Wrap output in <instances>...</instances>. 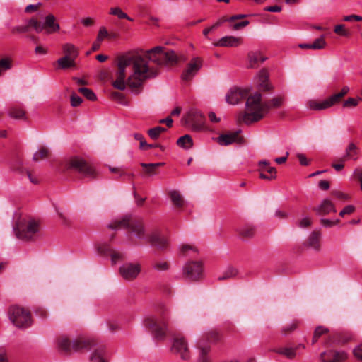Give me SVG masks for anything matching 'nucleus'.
Masks as SVG:
<instances>
[{
	"mask_svg": "<svg viewBox=\"0 0 362 362\" xmlns=\"http://www.w3.org/2000/svg\"><path fill=\"white\" fill-rule=\"evenodd\" d=\"M108 227L112 230L127 228L136 238L145 240L146 241H147L151 233L145 227L141 219L134 218L128 216H124L122 219L112 221L109 224Z\"/></svg>",
	"mask_w": 362,
	"mask_h": 362,
	"instance_id": "4",
	"label": "nucleus"
},
{
	"mask_svg": "<svg viewBox=\"0 0 362 362\" xmlns=\"http://www.w3.org/2000/svg\"><path fill=\"white\" fill-rule=\"evenodd\" d=\"M82 103V98L76 95V93H73L71 95V105L73 107H77Z\"/></svg>",
	"mask_w": 362,
	"mask_h": 362,
	"instance_id": "48",
	"label": "nucleus"
},
{
	"mask_svg": "<svg viewBox=\"0 0 362 362\" xmlns=\"http://www.w3.org/2000/svg\"><path fill=\"white\" fill-rule=\"evenodd\" d=\"M248 24H249L248 21H244L242 22L237 23L233 25V30H240V28L247 26Z\"/></svg>",
	"mask_w": 362,
	"mask_h": 362,
	"instance_id": "61",
	"label": "nucleus"
},
{
	"mask_svg": "<svg viewBox=\"0 0 362 362\" xmlns=\"http://www.w3.org/2000/svg\"><path fill=\"white\" fill-rule=\"evenodd\" d=\"M355 210V207L353 205H348L345 206L339 213V216L343 217L346 214H352Z\"/></svg>",
	"mask_w": 362,
	"mask_h": 362,
	"instance_id": "55",
	"label": "nucleus"
},
{
	"mask_svg": "<svg viewBox=\"0 0 362 362\" xmlns=\"http://www.w3.org/2000/svg\"><path fill=\"white\" fill-rule=\"evenodd\" d=\"M239 132H230L221 134L218 138V142L220 145L228 146L233 142L238 141Z\"/></svg>",
	"mask_w": 362,
	"mask_h": 362,
	"instance_id": "25",
	"label": "nucleus"
},
{
	"mask_svg": "<svg viewBox=\"0 0 362 362\" xmlns=\"http://www.w3.org/2000/svg\"><path fill=\"white\" fill-rule=\"evenodd\" d=\"M321 224L325 227H332L339 223V220L332 221L330 219L322 218L320 220Z\"/></svg>",
	"mask_w": 362,
	"mask_h": 362,
	"instance_id": "57",
	"label": "nucleus"
},
{
	"mask_svg": "<svg viewBox=\"0 0 362 362\" xmlns=\"http://www.w3.org/2000/svg\"><path fill=\"white\" fill-rule=\"evenodd\" d=\"M42 5V3L39 2L36 4H30L28 5L25 8V12L30 13L32 12L37 11L39 8Z\"/></svg>",
	"mask_w": 362,
	"mask_h": 362,
	"instance_id": "52",
	"label": "nucleus"
},
{
	"mask_svg": "<svg viewBox=\"0 0 362 362\" xmlns=\"http://www.w3.org/2000/svg\"><path fill=\"white\" fill-rule=\"evenodd\" d=\"M63 51L65 54L64 56L71 57L74 59H76L78 54L76 47L70 43H66L63 46Z\"/></svg>",
	"mask_w": 362,
	"mask_h": 362,
	"instance_id": "32",
	"label": "nucleus"
},
{
	"mask_svg": "<svg viewBox=\"0 0 362 362\" xmlns=\"http://www.w3.org/2000/svg\"><path fill=\"white\" fill-rule=\"evenodd\" d=\"M163 47L157 46L146 51V58L149 61L158 64H163Z\"/></svg>",
	"mask_w": 362,
	"mask_h": 362,
	"instance_id": "20",
	"label": "nucleus"
},
{
	"mask_svg": "<svg viewBox=\"0 0 362 362\" xmlns=\"http://www.w3.org/2000/svg\"><path fill=\"white\" fill-rule=\"evenodd\" d=\"M146 242L161 250L168 245V239L158 230L151 231Z\"/></svg>",
	"mask_w": 362,
	"mask_h": 362,
	"instance_id": "15",
	"label": "nucleus"
},
{
	"mask_svg": "<svg viewBox=\"0 0 362 362\" xmlns=\"http://www.w3.org/2000/svg\"><path fill=\"white\" fill-rule=\"evenodd\" d=\"M173 351L179 354L180 357L186 360L189 358V350L187 344L184 338L177 337L174 339L173 344Z\"/></svg>",
	"mask_w": 362,
	"mask_h": 362,
	"instance_id": "17",
	"label": "nucleus"
},
{
	"mask_svg": "<svg viewBox=\"0 0 362 362\" xmlns=\"http://www.w3.org/2000/svg\"><path fill=\"white\" fill-rule=\"evenodd\" d=\"M155 269L158 270H166L168 268V264L167 262H159L156 263L154 266Z\"/></svg>",
	"mask_w": 362,
	"mask_h": 362,
	"instance_id": "62",
	"label": "nucleus"
},
{
	"mask_svg": "<svg viewBox=\"0 0 362 362\" xmlns=\"http://www.w3.org/2000/svg\"><path fill=\"white\" fill-rule=\"evenodd\" d=\"M326 45V42L323 35L315 40L312 43V49H322Z\"/></svg>",
	"mask_w": 362,
	"mask_h": 362,
	"instance_id": "44",
	"label": "nucleus"
},
{
	"mask_svg": "<svg viewBox=\"0 0 362 362\" xmlns=\"http://www.w3.org/2000/svg\"><path fill=\"white\" fill-rule=\"evenodd\" d=\"M347 358L345 351H328L320 354L321 362H344Z\"/></svg>",
	"mask_w": 362,
	"mask_h": 362,
	"instance_id": "14",
	"label": "nucleus"
},
{
	"mask_svg": "<svg viewBox=\"0 0 362 362\" xmlns=\"http://www.w3.org/2000/svg\"><path fill=\"white\" fill-rule=\"evenodd\" d=\"M202 66V61L199 57L193 58L187 65L182 74L181 78L185 81H191L198 73Z\"/></svg>",
	"mask_w": 362,
	"mask_h": 362,
	"instance_id": "12",
	"label": "nucleus"
},
{
	"mask_svg": "<svg viewBox=\"0 0 362 362\" xmlns=\"http://www.w3.org/2000/svg\"><path fill=\"white\" fill-rule=\"evenodd\" d=\"M249 95L247 89L235 88L230 89L226 95V102L230 105H236Z\"/></svg>",
	"mask_w": 362,
	"mask_h": 362,
	"instance_id": "13",
	"label": "nucleus"
},
{
	"mask_svg": "<svg viewBox=\"0 0 362 362\" xmlns=\"http://www.w3.org/2000/svg\"><path fill=\"white\" fill-rule=\"evenodd\" d=\"M141 270V267L137 262H127L123 264L119 269V274L127 281H132L137 278Z\"/></svg>",
	"mask_w": 362,
	"mask_h": 362,
	"instance_id": "10",
	"label": "nucleus"
},
{
	"mask_svg": "<svg viewBox=\"0 0 362 362\" xmlns=\"http://www.w3.org/2000/svg\"><path fill=\"white\" fill-rule=\"evenodd\" d=\"M45 157V148H42L33 155V160L38 161Z\"/></svg>",
	"mask_w": 362,
	"mask_h": 362,
	"instance_id": "58",
	"label": "nucleus"
},
{
	"mask_svg": "<svg viewBox=\"0 0 362 362\" xmlns=\"http://www.w3.org/2000/svg\"><path fill=\"white\" fill-rule=\"evenodd\" d=\"M203 272V267L201 262H189L183 267L184 275L190 280H197Z\"/></svg>",
	"mask_w": 362,
	"mask_h": 362,
	"instance_id": "11",
	"label": "nucleus"
},
{
	"mask_svg": "<svg viewBox=\"0 0 362 362\" xmlns=\"http://www.w3.org/2000/svg\"><path fill=\"white\" fill-rule=\"evenodd\" d=\"M243 43V38L235 36H225L219 40L213 42V45L216 47H236Z\"/></svg>",
	"mask_w": 362,
	"mask_h": 362,
	"instance_id": "18",
	"label": "nucleus"
},
{
	"mask_svg": "<svg viewBox=\"0 0 362 362\" xmlns=\"http://www.w3.org/2000/svg\"><path fill=\"white\" fill-rule=\"evenodd\" d=\"M158 69L149 66L147 60L138 54H127L118 59V71L113 86L124 90L127 86L131 88L140 87L145 80L155 78Z\"/></svg>",
	"mask_w": 362,
	"mask_h": 362,
	"instance_id": "1",
	"label": "nucleus"
},
{
	"mask_svg": "<svg viewBox=\"0 0 362 362\" xmlns=\"http://www.w3.org/2000/svg\"><path fill=\"white\" fill-rule=\"evenodd\" d=\"M60 29L59 24L52 14L47 15V35L57 33Z\"/></svg>",
	"mask_w": 362,
	"mask_h": 362,
	"instance_id": "27",
	"label": "nucleus"
},
{
	"mask_svg": "<svg viewBox=\"0 0 362 362\" xmlns=\"http://www.w3.org/2000/svg\"><path fill=\"white\" fill-rule=\"evenodd\" d=\"M110 14L117 16L120 19H127L130 21H132V18L129 17L127 14L123 12L119 7L111 8L110 10Z\"/></svg>",
	"mask_w": 362,
	"mask_h": 362,
	"instance_id": "40",
	"label": "nucleus"
},
{
	"mask_svg": "<svg viewBox=\"0 0 362 362\" xmlns=\"http://www.w3.org/2000/svg\"><path fill=\"white\" fill-rule=\"evenodd\" d=\"M360 99L357 100L353 98H349L344 103V107H356L358 104V100Z\"/></svg>",
	"mask_w": 362,
	"mask_h": 362,
	"instance_id": "54",
	"label": "nucleus"
},
{
	"mask_svg": "<svg viewBox=\"0 0 362 362\" xmlns=\"http://www.w3.org/2000/svg\"><path fill=\"white\" fill-rule=\"evenodd\" d=\"M311 225V219L308 216H305L300 220L298 223V226L300 228H304Z\"/></svg>",
	"mask_w": 362,
	"mask_h": 362,
	"instance_id": "53",
	"label": "nucleus"
},
{
	"mask_svg": "<svg viewBox=\"0 0 362 362\" xmlns=\"http://www.w3.org/2000/svg\"><path fill=\"white\" fill-rule=\"evenodd\" d=\"M16 237L23 241H34L40 233L41 224L39 220L33 217L19 219L13 226Z\"/></svg>",
	"mask_w": 362,
	"mask_h": 362,
	"instance_id": "3",
	"label": "nucleus"
},
{
	"mask_svg": "<svg viewBox=\"0 0 362 362\" xmlns=\"http://www.w3.org/2000/svg\"><path fill=\"white\" fill-rule=\"evenodd\" d=\"M334 32L341 36H349V32L345 28V25L343 24L337 25L334 27Z\"/></svg>",
	"mask_w": 362,
	"mask_h": 362,
	"instance_id": "46",
	"label": "nucleus"
},
{
	"mask_svg": "<svg viewBox=\"0 0 362 362\" xmlns=\"http://www.w3.org/2000/svg\"><path fill=\"white\" fill-rule=\"evenodd\" d=\"M57 63L59 67L63 69L75 66V59L66 56L59 59Z\"/></svg>",
	"mask_w": 362,
	"mask_h": 362,
	"instance_id": "33",
	"label": "nucleus"
},
{
	"mask_svg": "<svg viewBox=\"0 0 362 362\" xmlns=\"http://www.w3.org/2000/svg\"><path fill=\"white\" fill-rule=\"evenodd\" d=\"M349 87L344 86L339 93L331 95V98H332V100L334 102V103L336 104L337 103H338L340 100V99L344 95H345L349 92Z\"/></svg>",
	"mask_w": 362,
	"mask_h": 362,
	"instance_id": "45",
	"label": "nucleus"
},
{
	"mask_svg": "<svg viewBox=\"0 0 362 362\" xmlns=\"http://www.w3.org/2000/svg\"><path fill=\"white\" fill-rule=\"evenodd\" d=\"M269 75L266 70H261L255 78V83L257 88L262 91L269 90L272 88L268 83Z\"/></svg>",
	"mask_w": 362,
	"mask_h": 362,
	"instance_id": "21",
	"label": "nucleus"
},
{
	"mask_svg": "<svg viewBox=\"0 0 362 362\" xmlns=\"http://www.w3.org/2000/svg\"><path fill=\"white\" fill-rule=\"evenodd\" d=\"M319 215H327L330 212H336L334 204L329 199H324L322 203L313 209Z\"/></svg>",
	"mask_w": 362,
	"mask_h": 362,
	"instance_id": "23",
	"label": "nucleus"
},
{
	"mask_svg": "<svg viewBox=\"0 0 362 362\" xmlns=\"http://www.w3.org/2000/svg\"><path fill=\"white\" fill-rule=\"evenodd\" d=\"M270 106L262 102V95L259 93L247 97L245 111L239 116V120L250 124L262 119L269 112Z\"/></svg>",
	"mask_w": 362,
	"mask_h": 362,
	"instance_id": "2",
	"label": "nucleus"
},
{
	"mask_svg": "<svg viewBox=\"0 0 362 362\" xmlns=\"http://www.w3.org/2000/svg\"><path fill=\"white\" fill-rule=\"evenodd\" d=\"M170 311L166 307L160 308L156 315L147 317L144 322V326L149 329L157 339L164 337L167 332Z\"/></svg>",
	"mask_w": 362,
	"mask_h": 362,
	"instance_id": "5",
	"label": "nucleus"
},
{
	"mask_svg": "<svg viewBox=\"0 0 362 362\" xmlns=\"http://www.w3.org/2000/svg\"><path fill=\"white\" fill-rule=\"evenodd\" d=\"M29 31H30V30H29L28 24L25 25L16 26L11 29V32L13 33H28Z\"/></svg>",
	"mask_w": 362,
	"mask_h": 362,
	"instance_id": "47",
	"label": "nucleus"
},
{
	"mask_svg": "<svg viewBox=\"0 0 362 362\" xmlns=\"http://www.w3.org/2000/svg\"><path fill=\"white\" fill-rule=\"evenodd\" d=\"M8 315L9 320L17 327L26 328L31 325L30 313L23 307L11 305L8 308Z\"/></svg>",
	"mask_w": 362,
	"mask_h": 362,
	"instance_id": "7",
	"label": "nucleus"
},
{
	"mask_svg": "<svg viewBox=\"0 0 362 362\" xmlns=\"http://www.w3.org/2000/svg\"><path fill=\"white\" fill-rule=\"evenodd\" d=\"M249 66L250 68H255L259 62H264L267 57L262 55L260 52H250L248 54Z\"/></svg>",
	"mask_w": 362,
	"mask_h": 362,
	"instance_id": "26",
	"label": "nucleus"
},
{
	"mask_svg": "<svg viewBox=\"0 0 362 362\" xmlns=\"http://www.w3.org/2000/svg\"><path fill=\"white\" fill-rule=\"evenodd\" d=\"M163 163H141V166L144 169L145 173L148 175H153L156 173V169L163 165Z\"/></svg>",
	"mask_w": 362,
	"mask_h": 362,
	"instance_id": "31",
	"label": "nucleus"
},
{
	"mask_svg": "<svg viewBox=\"0 0 362 362\" xmlns=\"http://www.w3.org/2000/svg\"><path fill=\"white\" fill-rule=\"evenodd\" d=\"M180 255L183 257H194L198 253V249L191 245L182 244L179 247Z\"/></svg>",
	"mask_w": 362,
	"mask_h": 362,
	"instance_id": "28",
	"label": "nucleus"
},
{
	"mask_svg": "<svg viewBox=\"0 0 362 362\" xmlns=\"http://www.w3.org/2000/svg\"><path fill=\"white\" fill-rule=\"evenodd\" d=\"M353 353L357 359L362 361V343L354 348Z\"/></svg>",
	"mask_w": 362,
	"mask_h": 362,
	"instance_id": "56",
	"label": "nucleus"
},
{
	"mask_svg": "<svg viewBox=\"0 0 362 362\" xmlns=\"http://www.w3.org/2000/svg\"><path fill=\"white\" fill-rule=\"evenodd\" d=\"M321 233L319 231H313L308 238L307 244L309 247L319 250L320 247V239Z\"/></svg>",
	"mask_w": 362,
	"mask_h": 362,
	"instance_id": "29",
	"label": "nucleus"
},
{
	"mask_svg": "<svg viewBox=\"0 0 362 362\" xmlns=\"http://www.w3.org/2000/svg\"><path fill=\"white\" fill-rule=\"evenodd\" d=\"M59 218L61 219L62 223L64 226H69V225H70L71 219L69 218V216H67L66 215H65L64 214H59Z\"/></svg>",
	"mask_w": 362,
	"mask_h": 362,
	"instance_id": "60",
	"label": "nucleus"
},
{
	"mask_svg": "<svg viewBox=\"0 0 362 362\" xmlns=\"http://www.w3.org/2000/svg\"><path fill=\"white\" fill-rule=\"evenodd\" d=\"M169 196L171 202L177 207H182L184 205V199L181 194L177 190H170Z\"/></svg>",
	"mask_w": 362,
	"mask_h": 362,
	"instance_id": "30",
	"label": "nucleus"
},
{
	"mask_svg": "<svg viewBox=\"0 0 362 362\" xmlns=\"http://www.w3.org/2000/svg\"><path fill=\"white\" fill-rule=\"evenodd\" d=\"M9 115L16 119H23L25 116V112L18 107H12L9 110Z\"/></svg>",
	"mask_w": 362,
	"mask_h": 362,
	"instance_id": "43",
	"label": "nucleus"
},
{
	"mask_svg": "<svg viewBox=\"0 0 362 362\" xmlns=\"http://www.w3.org/2000/svg\"><path fill=\"white\" fill-rule=\"evenodd\" d=\"M283 102V99L281 97H276L272 99L269 102L267 103L270 106V108L272 107H279L281 105Z\"/></svg>",
	"mask_w": 362,
	"mask_h": 362,
	"instance_id": "49",
	"label": "nucleus"
},
{
	"mask_svg": "<svg viewBox=\"0 0 362 362\" xmlns=\"http://www.w3.org/2000/svg\"><path fill=\"white\" fill-rule=\"evenodd\" d=\"M296 327V325L295 323H292L291 325H286L282 328V332L286 334V332H291L294 330Z\"/></svg>",
	"mask_w": 362,
	"mask_h": 362,
	"instance_id": "63",
	"label": "nucleus"
},
{
	"mask_svg": "<svg viewBox=\"0 0 362 362\" xmlns=\"http://www.w3.org/2000/svg\"><path fill=\"white\" fill-rule=\"evenodd\" d=\"M177 144L181 148L189 149L192 146V139L188 134L184 135L178 139Z\"/></svg>",
	"mask_w": 362,
	"mask_h": 362,
	"instance_id": "34",
	"label": "nucleus"
},
{
	"mask_svg": "<svg viewBox=\"0 0 362 362\" xmlns=\"http://www.w3.org/2000/svg\"><path fill=\"white\" fill-rule=\"evenodd\" d=\"M78 92L82 93L87 99L94 101L96 100L97 97L95 94L93 92L92 90L87 88H79Z\"/></svg>",
	"mask_w": 362,
	"mask_h": 362,
	"instance_id": "42",
	"label": "nucleus"
},
{
	"mask_svg": "<svg viewBox=\"0 0 362 362\" xmlns=\"http://www.w3.org/2000/svg\"><path fill=\"white\" fill-rule=\"evenodd\" d=\"M93 344V341L86 339L71 340L65 335L60 336L57 339V346L58 350L65 354L69 355L73 352L79 351L84 349H89Z\"/></svg>",
	"mask_w": 362,
	"mask_h": 362,
	"instance_id": "6",
	"label": "nucleus"
},
{
	"mask_svg": "<svg viewBox=\"0 0 362 362\" xmlns=\"http://www.w3.org/2000/svg\"><path fill=\"white\" fill-rule=\"evenodd\" d=\"M165 131L166 129L165 127L158 126L154 128L150 129L148 131V134L151 139H157L160 134Z\"/></svg>",
	"mask_w": 362,
	"mask_h": 362,
	"instance_id": "41",
	"label": "nucleus"
},
{
	"mask_svg": "<svg viewBox=\"0 0 362 362\" xmlns=\"http://www.w3.org/2000/svg\"><path fill=\"white\" fill-rule=\"evenodd\" d=\"M329 332L328 329L323 326H318L316 327L314 334L316 336L320 337L322 334H326Z\"/></svg>",
	"mask_w": 362,
	"mask_h": 362,
	"instance_id": "59",
	"label": "nucleus"
},
{
	"mask_svg": "<svg viewBox=\"0 0 362 362\" xmlns=\"http://www.w3.org/2000/svg\"><path fill=\"white\" fill-rule=\"evenodd\" d=\"M353 176L357 179L360 182V187L362 190V168H356L353 173Z\"/></svg>",
	"mask_w": 362,
	"mask_h": 362,
	"instance_id": "50",
	"label": "nucleus"
},
{
	"mask_svg": "<svg viewBox=\"0 0 362 362\" xmlns=\"http://www.w3.org/2000/svg\"><path fill=\"white\" fill-rule=\"evenodd\" d=\"M184 122L192 130L199 132L204 129V118L199 111L191 110L184 118Z\"/></svg>",
	"mask_w": 362,
	"mask_h": 362,
	"instance_id": "9",
	"label": "nucleus"
},
{
	"mask_svg": "<svg viewBox=\"0 0 362 362\" xmlns=\"http://www.w3.org/2000/svg\"><path fill=\"white\" fill-rule=\"evenodd\" d=\"M98 252L103 255H109L111 257V261L113 264H115L117 261L122 260L124 258L122 252L113 250L110 246L107 243L100 244L97 247Z\"/></svg>",
	"mask_w": 362,
	"mask_h": 362,
	"instance_id": "16",
	"label": "nucleus"
},
{
	"mask_svg": "<svg viewBox=\"0 0 362 362\" xmlns=\"http://www.w3.org/2000/svg\"><path fill=\"white\" fill-rule=\"evenodd\" d=\"M255 232L254 227L251 226H245L239 229V234L244 239L252 238Z\"/></svg>",
	"mask_w": 362,
	"mask_h": 362,
	"instance_id": "38",
	"label": "nucleus"
},
{
	"mask_svg": "<svg viewBox=\"0 0 362 362\" xmlns=\"http://www.w3.org/2000/svg\"><path fill=\"white\" fill-rule=\"evenodd\" d=\"M163 61L164 64H175L177 62L178 59L177 54L173 51H168L163 52Z\"/></svg>",
	"mask_w": 362,
	"mask_h": 362,
	"instance_id": "37",
	"label": "nucleus"
},
{
	"mask_svg": "<svg viewBox=\"0 0 362 362\" xmlns=\"http://www.w3.org/2000/svg\"><path fill=\"white\" fill-rule=\"evenodd\" d=\"M29 30L31 29L37 33H40L45 29V17L43 13H39L37 16L31 18L28 22Z\"/></svg>",
	"mask_w": 362,
	"mask_h": 362,
	"instance_id": "19",
	"label": "nucleus"
},
{
	"mask_svg": "<svg viewBox=\"0 0 362 362\" xmlns=\"http://www.w3.org/2000/svg\"><path fill=\"white\" fill-rule=\"evenodd\" d=\"M335 103L331 96L322 101L311 100L309 102V107L314 110H322L327 109Z\"/></svg>",
	"mask_w": 362,
	"mask_h": 362,
	"instance_id": "24",
	"label": "nucleus"
},
{
	"mask_svg": "<svg viewBox=\"0 0 362 362\" xmlns=\"http://www.w3.org/2000/svg\"><path fill=\"white\" fill-rule=\"evenodd\" d=\"M359 152L358 147L353 142H350L345 148V153L342 158L341 161H346L349 160H357L358 154Z\"/></svg>",
	"mask_w": 362,
	"mask_h": 362,
	"instance_id": "22",
	"label": "nucleus"
},
{
	"mask_svg": "<svg viewBox=\"0 0 362 362\" xmlns=\"http://www.w3.org/2000/svg\"><path fill=\"white\" fill-rule=\"evenodd\" d=\"M237 274H238L237 269L230 267H228L224 271V272L223 273L222 275H221L218 277V279L221 281V280H226L228 279L234 278L237 276Z\"/></svg>",
	"mask_w": 362,
	"mask_h": 362,
	"instance_id": "39",
	"label": "nucleus"
},
{
	"mask_svg": "<svg viewBox=\"0 0 362 362\" xmlns=\"http://www.w3.org/2000/svg\"><path fill=\"white\" fill-rule=\"evenodd\" d=\"M109 36V33L105 27H101L99 30L97 41L101 42L103 40L105 37H107Z\"/></svg>",
	"mask_w": 362,
	"mask_h": 362,
	"instance_id": "51",
	"label": "nucleus"
},
{
	"mask_svg": "<svg viewBox=\"0 0 362 362\" xmlns=\"http://www.w3.org/2000/svg\"><path fill=\"white\" fill-rule=\"evenodd\" d=\"M66 165L68 168L77 171L85 177L94 178L96 176L94 167L82 158L72 157L69 159Z\"/></svg>",
	"mask_w": 362,
	"mask_h": 362,
	"instance_id": "8",
	"label": "nucleus"
},
{
	"mask_svg": "<svg viewBox=\"0 0 362 362\" xmlns=\"http://www.w3.org/2000/svg\"><path fill=\"white\" fill-rule=\"evenodd\" d=\"M297 157H298V158L299 160L300 163L302 165H308L309 163H308V160H307V158H306L305 155L301 154V153H298L297 155Z\"/></svg>",
	"mask_w": 362,
	"mask_h": 362,
	"instance_id": "64",
	"label": "nucleus"
},
{
	"mask_svg": "<svg viewBox=\"0 0 362 362\" xmlns=\"http://www.w3.org/2000/svg\"><path fill=\"white\" fill-rule=\"evenodd\" d=\"M91 362H107L105 359V351L103 348L96 349L90 356Z\"/></svg>",
	"mask_w": 362,
	"mask_h": 362,
	"instance_id": "35",
	"label": "nucleus"
},
{
	"mask_svg": "<svg viewBox=\"0 0 362 362\" xmlns=\"http://www.w3.org/2000/svg\"><path fill=\"white\" fill-rule=\"evenodd\" d=\"M275 351L285 356L289 359H292L296 356V349L293 347H282L277 349Z\"/></svg>",
	"mask_w": 362,
	"mask_h": 362,
	"instance_id": "36",
	"label": "nucleus"
}]
</instances>
